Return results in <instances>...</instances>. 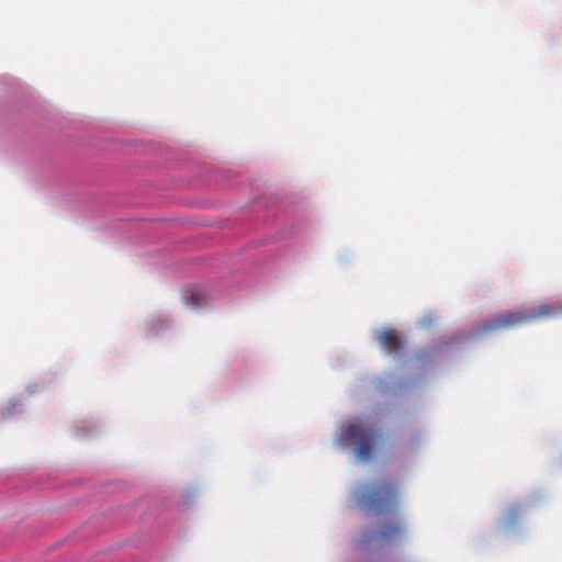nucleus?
Returning a JSON list of instances; mask_svg holds the SVG:
<instances>
[{
  "instance_id": "1",
  "label": "nucleus",
  "mask_w": 562,
  "mask_h": 562,
  "mask_svg": "<svg viewBox=\"0 0 562 562\" xmlns=\"http://www.w3.org/2000/svg\"><path fill=\"white\" fill-rule=\"evenodd\" d=\"M562 315V303L541 304L507 314H499L480 324L477 334H486L499 329H508L538 319L554 318Z\"/></svg>"
},
{
  "instance_id": "2",
  "label": "nucleus",
  "mask_w": 562,
  "mask_h": 562,
  "mask_svg": "<svg viewBox=\"0 0 562 562\" xmlns=\"http://www.w3.org/2000/svg\"><path fill=\"white\" fill-rule=\"evenodd\" d=\"M359 505L374 514H385L397 508L398 487L393 482L362 485L357 491Z\"/></svg>"
},
{
  "instance_id": "3",
  "label": "nucleus",
  "mask_w": 562,
  "mask_h": 562,
  "mask_svg": "<svg viewBox=\"0 0 562 562\" xmlns=\"http://www.w3.org/2000/svg\"><path fill=\"white\" fill-rule=\"evenodd\" d=\"M340 440L344 445L355 448L358 460L369 461L381 442V435L373 427L356 422L342 430Z\"/></svg>"
},
{
  "instance_id": "4",
  "label": "nucleus",
  "mask_w": 562,
  "mask_h": 562,
  "mask_svg": "<svg viewBox=\"0 0 562 562\" xmlns=\"http://www.w3.org/2000/svg\"><path fill=\"white\" fill-rule=\"evenodd\" d=\"M405 533V527L401 521L385 522L376 531H367L362 536L364 544L384 546L400 540Z\"/></svg>"
},
{
  "instance_id": "5",
  "label": "nucleus",
  "mask_w": 562,
  "mask_h": 562,
  "mask_svg": "<svg viewBox=\"0 0 562 562\" xmlns=\"http://www.w3.org/2000/svg\"><path fill=\"white\" fill-rule=\"evenodd\" d=\"M376 341L386 352L391 355L398 353L405 346L404 340L397 335L395 330L392 329L379 331L376 335Z\"/></svg>"
},
{
  "instance_id": "6",
  "label": "nucleus",
  "mask_w": 562,
  "mask_h": 562,
  "mask_svg": "<svg viewBox=\"0 0 562 562\" xmlns=\"http://www.w3.org/2000/svg\"><path fill=\"white\" fill-rule=\"evenodd\" d=\"M184 300L192 307L198 308L206 303V294L199 288H190L184 291Z\"/></svg>"
},
{
  "instance_id": "7",
  "label": "nucleus",
  "mask_w": 562,
  "mask_h": 562,
  "mask_svg": "<svg viewBox=\"0 0 562 562\" xmlns=\"http://www.w3.org/2000/svg\"><path fill=\"white\" fill-rule=\"evenodd\" d=\"M522 510L519 506H512L506 509L503 518V525L506 528H514L520 521Z\"/></svg>"
}]
</instances>
